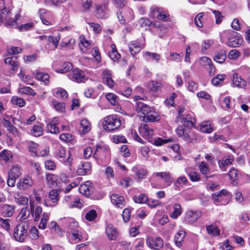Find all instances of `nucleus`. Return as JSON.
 Masks as SVG:
<instances>
[{"mask_svg":"<svg viewBox=\"0 0 250 250\" xmlns=\"http://www.w3.org/2000/svg\"><path fill=\"white\" fill-rule=\"evenodd\" d=\"M136 111L140 114L142 121L147 122H155L159 121L160 116L153 107H150L143 102L136 103Z\"/></svg>","mask_w":250,"mask_h":250,"instance_id":"1","label":"nucleus"},{"mask_svg":"<svg viewBox=\"0 0 250 250\" xmlns=\"http://www.w3.org/2000/svg\"><path fill=\"white\" fill-rule=\"evenodd\" d=\"M104 129L107 132L117 130L122 125L120 117L116 114H111L104 117L102 120Z\"/></svg>","mask_w":250,"mask_h":250,"instance_id":"2","label":"nucleus"},{"mask_svg":"<svg viewBox=\"0 0 250 250\" xmlns=\"http://www.w3.org/2000/svg\"><path fill=\"white\" fill-rule=\"evenodd\" d=\"M28 223L22 222L18 224L13 230V238L19 242H24L27 238Z\"/></svg>","mask_w":250,"mask_h":250,"instance_id":"3","label":"nucleus"},{"mask_svg":"<svg viewBox=\"0 0 250 250\" xmlns=\"http://www.w3.org/2000/svg\"><path fill=\"white\" fill-rule=\"evenodd\" d=\"M55 155L65 166H68L69 167H72L73 161V157L69 152L68 156L66 158V149L64 147L60 145L58 146L56 148Z\"/></svg>","mask_w":250,"mask_h":250,"instance_id":"4","label":"nucleus"},{"mask_svg":"<svg viewBox=\"0 0 250 250\" xmlns=\"http://www.w3.org/2000/svg\"><path fill=\"white\" fill-rule=\"evenodd\" d=\"M226 37L227 38L226 44L229 47H237L241 44L243 40L237 32L233 31L224 32Z\"/></svg>","mask_w":250,"mask_h":250,"instance_id":"5","label":"nucleus"},{"mask_svg":"<svg viewBox=\"0 0 250 250\" xmlns=\"http://www.w3.org/2000/svg\"><path fill=\"white\" fill-rule=\"evenodd\" d=\"M212 197L216 204L220 203V205H224L229 202L231 195L227 190L223 189L218 193L213 194Z\"/></svg>","mask_w":250,"mask_h":250,"instance_id":"6","label":"nucleus"},{"mask_svg":"<svg viewBox=\"0 0 250 250\" xmlns=\"http://www.w3.org/2000/svg\"><path fill=\"white\" fill-rule=\"evenodd\" d=\"M117 14L119 22L122 24L131 21L134 18L132 9L128 7L118 12Z\"/></svg>","mask_w":250,"mask_h":250,"instance_id":"7","label":"nucleus"},{"mask_svg":"<svg viewBox=\"0 0 250 250\" xmlns=\"http://www.w3.org/2000/svg\"><path fill=\"white\" fill-rule=\"evenodd\" d=\"M49 200H44V204L47 207H55L59 200V190L52 189L48 193Z\"/></svg>","mask_w":250,"mask_h":250,"instance_id":"8","label":"nucleus"},{"mask_svg":"<svg viewBox=\"0 0 250 250\" xmlns=\"http://www.w3.org/2000/svg\"><path fill=\"white\" fill-rule=\"evenodd\" d=\"M34 184L32 177L29 175L24 176L17 183V188L21 190H26L31 188Z\"/></svg>","mask_w":250,"mask_h":250,"instance_id":"9","label":"nucleus"},{"mask_svg":"<svg viewBox=\"0 0 250 250\" xmlns=\"http://www.w3.org/2000/svg\"><path fill=\"white\" fill-rule=\"evenodd\" d=\"M108 3L96 4L95 7V16L98 19H104L108 17Z\"/></svg>","mask_w":250,"mask_h":250,"instance_id":"10","label":"nucleus"},{"mask_svg":"<svg viewBox=\"0 0 250 250\" xmlns=\"http://www.w3.org/2000/svg\"><path fill=\"white\" fill-rule=\"evenodd\" d=\"M70 79L77 83H84L88 80V77L82 70L76 68L72 71Z\"/></svg>","mask_w":250,"mask_h":250,"instance_id":"11","label":"nucleus"},{"mask_svg":"<svg viewBox=\"0 0 250 250\" xmlns=\"http://www.w3.org/2000/svg\"><path fill=\"white\" fill-rule=\"evenodd\" d=\"M146 243L147 246L152 249H159L164 245L163 240L160 237L149 236L146 238Z\"/></svg>","mask_w":250,"mask_h":250,"instance_id":"12","label":"nucleus"},{"mask_svg":"<svg viewBox=\"0 0 250 250\" xmlns=\"http://www.w3.org/2000/svg\"><path fill=\"white\" fill-rule=\"evenodd\" d=\"M152 176L155 178H159L164 182L163 188H166L169 186L172 183V178L170 176L169 172H157L152 174Z\"/></svg>","mask_w":250,"mask_h":250,"instance_id":"13","label":"nucleus"},{"mask_svg":"<svg viewBox=\"0 0 250 250\" xmlns=\"http://www.w3.org/2000/svg\"><path fill=\"white\" fill-rule=\"evenodd\" d=\"M108 155V149L105 146H97L93 156L97 161L102 160Z\"/></svg>","mask_w":250,"mask_h":250,"instance_id":"14","label":"nucleus"},{"mask_svg":"<svg viewBox=\"0 0 250 250\" xmlns=\"http://www.w3.org/2000/svg\"><path fill=\"white\" fill-rule=\"evenodd\" d=\"M132 171L134 173L135 179L139 181L146 178L148 174V171L146 169L137 166L132 168Z\"/></svg>","mask_w":250,"mask_h":250,"instance_id":"15","label":"nucleus"},{"mask_svg":"<svg viewBox=\"0 0 250 250\" xmlns=\"http://www.w3.org/2000/svg\"><path fill=\"white\" fill-rule=\"evenodd\" d=\"M30 210L31 215L34 216L35 221H38L42 212V208L41 207L36 206L35 204V200L33 199H30L29 200Z\"/></svg>","mask_w":250,"mask_h":250,"instance_id":"16","label":"nucleus"},{"mask_svg":"<svg viewBox=\"0 0 250 250\" xmlns=\"http://www.w3.org/2000/svg\"><path fill=\"white\" fill-rule=\"evenodd\" d=\"M139 132L144 138L147 140L151 139L154 135L153 130L146 124L140 125L139 127Z\"/></svg>","mask_w":250,"mask_h":250,"instance_id":"17","label":"nucleus"},{"mask_svg":"<svg viewBox=\"0 0 250 250\" xmlns=\"http://www.w3.org/2000/svg\"><path fill=\"white\" fill-rule=\"evenodd\" d=\"M110 199L111 203L116 207L123 208L125 205L124 197L118 194H112L110 196Z\"/></svg>","mask_w":250,"mask_h":250,"instance_id":"18","label":"nucleus"},{"mask_svg":"<svg viewBox=\"0 0 250 250\" xmlns=\"http://www.w3.org/2000/svg\"><path fill=\"white\" fill-rule=\"evenodd\" d=\"M59 123V120L58 117H54L47 125V130L48 132L52 134H58L60 133V130L57 126Z\"/></svg>","mask_w":250,"mask_h":250,"instance_id":"19","label":"nucleus"},{"mask_svg":"<svg viewBox=\"0 0 250 250\" xmlns=\"http://www.w3.org/2000/svg\"><path fill=\"white\" fill-rule=\"evenodd\" d=\"M38 38L42 41L44 42H49L52 43L54 48H56L58 47V43L60 40L61 37L60 35L56 36H47L45 35L40 36Z\"/></svg>","mask_w":250,"mask_h":250,"instance_id":"20","label":"nucleus"},{"mask_svg":"<svg viewBox=\"0 0 250 250\" xmlns=\"http://www.w3.org/2000/svg\"><path fill=\"white\" fill-rule=\"evenodd\" d=\"M91 165L89 162H85L79 165L77 173L79 175H85L91 172Z\"/></svg>","mask_w":250,"mask_h":250,"instance_id":"21","label":"nucleus"},{"mask_svg":"<svg viewBox=\"0 0 250 250\" xmlns=\"http://www.w3.org/2000/svg\"><path fill=\"white\" fill-rule=\"evenodd\" d=\"M234 160V157L232 155H228L224 157L222 160L218 161V165L219 168L222 171H226V167L231 165Z\"/></svg>","mask_w":250,"mask_h":250,"instance_id":"22","label":"nucleus"},{"mask_svg":"<svg viewBox=\"0 0 250 250\" xmlns=\"http://www.w3.org/2000/svg\"><path fill=\"white\" fill-rule=\"evenodd\" d=\"M79 41V46L81 50L84 53H87L92 47L90 42L83 36H80Z\"/></svg>","mask_w":250,"mask_h":250,"instance_id":"23","label":"nucleus"},{"mask_svg":"<svg viewBox=\"0 0 250 250\" xmlns=\"http://www.w3.org/2000/svg\"><path fill=\"white\" fill-rule=\"evenodd\" d=\"M145 46L144 44H141L138 41H132L129 44V49L132 55L140 52Z\"/></svg>","mask_w":250,"mask_h":250,"instance_id":"24","label":"nucleus"},{"mask_svg":"<svg viewBox=\"0 0 250 250\" xmlns=\"http://www.w3.org/2000/svg\"><path fill=\"white\" fill-rule=\"evenodd\" d=\"M91 129L90 123L87 119H83L80 121L79 131L82 134H84Z\"/></svg>","mask_w":250,"mask_h":250,"instance_id":"25","label":"nucleus"},{"mask_svg":"<svg viewBox=\"0 0 250 250\" xmlns=\"http://www.w3.org/2000/svg\"><path fill=\"white\" fill-rule=\"evenodd\" d=\"M103 79L104 82L109 87L112 88L114 85V81L113 80L111 74L109 70H104L103 73Z\"/></svg>","mask_w":250,"mask_h":250,"instance_id":"26","label":"nucleus"},{"mask_svg":"<svg viewBox=\"0 0 250 250\" xmlns=\"http://www.w3.org/2000/svg\"><path fill=\"white\" fill-rule=\"evenodd\" d=\"M181 121L184 125L188 127H192L193 126L195 119L192 117V115L190 114H186L185 115H181L179 117Z\"/></svg>","mask_w":250,"mask_h":250,"instance_id":"27","label":"nucleus"},{"mask_svg":"<svg viewBox=\"0 0 250 250\" xmlns=\"http://www.w3.org/2000/svg\"><path fill=\"white\" fill-rule=\"evenodd\" d=\"M91 189V183L89 181H87L85 184H82L79 188L80 193L88 197L90 195Z\"/></svg>","mask_w":250,"mask_h":250,"instance_id":"28","label":"nucleus"},{"mask_svg":"<svg viewBox=\"0 0 250 250\" xmlns=\"http://www.w3.org/2000/svg\"><path fill=\"white\" fill-rule=\"evenodd\" d=\"M201 216V212L197 211L189 210L186 213V219L189 222H194Z\"/></svg>","mask_w":250,"mask_h":250,"instance_id":"29","label":"nucleus"},{"mask_svg":"<svg viewBox=\"0 0 250 250\" xmlns=\"http://www.w3.org/2000/svg\"><path fill=\"white\" fill-rule=\"evenodd\" d=\"M232 85L233 87L238 88H244L246 85V82L245 80L238 76L237 74H234L233 76V82Z\"/></svg>","mask_w":250,"mask_h":250,"instance_id":"30","label":"nucleus"},{"mask_svg":"<svg viewBox=\"0 0 250 250\" xmlns=\"http://www.w3.org/2000/svg\"><path fill=\"white\" fill-rule=\"evenodd\" d=\"M199 130L203 133H211L214 129L210 121H206L201 123Z\"/></svg>","mask_w":250,"mask_h":250,"instance_id":"31","label":"nucleus"},{"mask_svg":"<svg viewBox=\"0 0 250 250\" xmlns=\"http://www.w3.org/2000/svg\"><path fill=\"white\" fill-rule=\"evenodd\" d=\"M106 233L109 239L115 240L117 236V230L112 225H108L106 228Z\"/></svg>","mask_w":250,"mask_h":250,"instance_id":"32","label":"nucleus"},{"mask_svg":"<svg viewBox=\"0 0 250 250\" xmlns=\"http://www.w3.org/2000/svg\"><path fill=\"white\" fill-rule=\"evenodd\" d=\"M15 202L19 205H27L28 202V198L26 196L17 192L14 195Z\"/></svg>","mask_w":250,"mask_h":250,"instance_id":"33","label":"nucleus"},{"mask_svg":"<svg viewBox=\"0 0 250 250\" xmlns=\"http://www.w3.org/2000/svg\"><path fill=\"white\" fill-rule=\"evenodd\" d=\"M1 208L2 213L5 217H11L15 211V207L8 204L2 205Z\"/></svg>","mask_w":250,"mask_h":250,"instance_id":"34","label":"nucleus"},{"mask_svg":"<svg viewBox=\"0 0 250 250\" xmlns=\"http://www.w3.org/2000/svg\"><path fill=\"white\" fill-rule=\"evenodd\" d=\"M36 78L42 82L45 85L49 83V76L47 73L37 71L35 73Z\"/></svg>","mask_w":250,"mask_h":250,"instance_id":"35","label":"nucleus"},{"mask_svg":"<svg viewBox=\"0 0 250 250\" xmlns=\"http://www.w3.org/2000/svg\"><path fill=\"white\" fill-rule=\"evenodd\" d=\"M227 51L225 50H221L216 53L214 56L213 60L216 62L219 63H223L226 59Z\"/></svg>","mask_w":250,"mask_h":250,"instance_id":"36","label":"nucleus"},{"mask_svg":"<svg viewBox=\"0 0 250 250\" xmlns=\"http://www.w3.org/2000/svg\"><path fill=\"white\" fill-rule=\"evenodd\" d=\"M185 236L186 232L184 230H180L176 234L174 237V241L175 245L178 247L182 246Z\"/></svg>","mask_w":250,"mask_h":250,"instance_id":"37","label":"nucleus"},{"mask_svg":"<svg viewBox=\"0 0 250 250\" xmlns=\"http://www.w3.org/2000/svg\"><path fill=\"white\" fill-rule=\"evenodd\" d=\"M21 174V167L17 165L13 166L8 172V176H9V177L16 179L19 178Z\"/></svg>","mask_w":250,"mask_h":250,"instance_id":"38","label":"nucleus"},{"mask_svg":"<svg viewBox=\"0 0 250 250\" xmlns=\"http://www.w3.org/2000/svg\"><path fill=\"white\" fill-rule=\"evenodd\" d=\"M28 148L29 151L32 156H39V151L40 150V146L37 144L33 142H30L28 144Z\"/></svg>","mask_w":250,"mask_h":250,"instance_id":"39","label":"nucleus"},{"mask_svg":"<svg viewBox=\"0 0 250 250\" xmlns=\"http://www.w3.org/2000/svg\"><path fill=\"white\" fill-rule=\"evenodd\" d=\"M46 180L48 185L55 187L57 185L58 177L54 174L47 173L46 175Z\"/></svg>","mask_w":250,"mask_h":250,"instance_id":"40","label":"nucleus"},{"mask_svg":"<svg viewBox=\"0 0 250 250\" xmlns=\"http://www.w3.org/2000/svg\"><path fill=\"white\" fill-rule=\"evenodd\" d=\"M198 167L202 174L207 175L210 173V168L206 162L204 161L201 162Z\"/></svg>","mask_w":250,"mask_h":250,"instance_id":"41","label":"nucleus"},{"mask_svg":"<svg viewBox=\"0 0 250 250\" xmlns=\"http://www.w3.org/2000/svg\"><path fill=\"white\" fill-rule=\"evenodd\" d=\"M67 227L69 232L76 230L81 229L79 227L78 222L73 218L68 219L67 221Z\"/></svg>","mask_w":250,"mask_h":250,"instance_id":"42","label":"nucleus"},{"mask_svg":"<svg viewBox=\"0 0 250 250\" xmlns=\"http://www.w3.org/2000/svg\"><path fill=\"white\" fill-rule=\"evenodd\" d=\"M50 217V213L44 212L42 215L41 220L39 225L40 229H44L46 228L47 222Z\"/></svg>","mask_w":250,"mask_h":250,"instance_id":"43","label":"nucleus"},{"mask_svg":"<svg viewBox=\"0 0 250 250\" xmlns=\"http://www.w3.org/2000/svg\"><path fill=\"white\" fill-rule=\"evenodd\" d=\"M111 50L109 52V56L114 61H116L121 58V55L117 51L114 44L111 45Z\"/></svg>","mask_w":250,"mask_h":250,"instance_id":"44","label":"nucleus"},{"mask_svg":"<svg viewBox=\"0 0 250 250\" xmlns=\"http://www.w3.org/2000/svg\"><path fill=\"white\" fill-rule=\"evenodd\" d=\"M226 75L220 74L217 75L215 77L211 79V83L213 85L217 86L222 83L223 81L226 79Z\"/></svg>","mask_w":250,"mask_h":250,"instance_id":"45","label":"nucleus"},{"mask_svg":"<svg viewBox=\"0 0 250 250\" xmlns=\"http://www.w3.org/2000/svg\"><path fill=\"white\" fill-rule=\"evenodd\" d=\"M173 212L170 215V216L172 218L176 219L182 213V208L179 204L176 203L173 205Z\"/></svg>","mask_w":250,"mask_h":250,"instance_id":"46","label":"nucleus"},{"mask_svg":"<svg viewBox=\"0 0 250 250\" xmlns=\"http://www.w3.org/2000/svg\"><path fill=\"white\" fill-rule=\"evenodd\" d=\"M107 100L113 105L118 104V98L117 96L112 93H108L105 95Z\"/></svg>","mask_w":250,"mask_h":250,"instance_id":"47","label":"nucleus"},{"mask_svg":"<svg viewBox=\"0 0 250 250\" xmlns=\"http://www.w3.org/2000/svg\"><path fill=\"white\" fill-rule=\"evenodd\" d=\"M208 234L212 236H218L220 234V229L219 228L213 225L208 226L206 228Z\"/></svg>","mask_w":250,"mask_h":250,"instance_id":"48","label":"nucleus"},{"mask_svg":"<svg viewBox=\"0 0 250 250\" xmlns=\"http://www.w3.org/2000/svg\"><path fill=\"white\" fill-rule=\"evenodd\" d=\"M161 84L153 81L149 82L147 83V88L153 92H157L160 89Z\"/></svg>","mask_w":250,"mask_h":250,"instance_id":"49","label":"nucleus"},{"mask_svg":"<svg viewBox=\"0 0 250 250\" xmlns=\"http://www.w3.org/2000/svg\"><path fill=\"white\" fill-rule=\"evenodd\" d=\"M11 151L4 149L0 152V160L7 162L12 158Z\"/></svg>","mask_w":250,"mask_h":250,"instance_id":"50","label":"nucleus"},{"mask_svg":"<svg viewBox=\"0 0 250 250\" xmlns=\"http://www.w3.org/2000/svg\"><path fill=\"white\" fill-rule=\"evenodd\" d=\"M176 133L178 136L183 140L188 141L189 138V135L185 131L183 126H180L176 129Z\"/></svg>","mask_w":250,"mask_h":250,"instance_id":"51","label":"nucleus"},{"mask_svg":"<svg viewBox=\"0 0 250 250\" xmlns=\"http://www.w3.org/2000/svg\"><path fill=\"white\" fill-rule=\"evenodd\" d=\"M69 232L72 237V238L76 241V243L79 242L82 240L83 237L82 236L81 229L76 230L70 231Z\"/></svg>","mask_w":250,"mask_h":250,"instance_id":"52","label":"nucleus"},{"mask_svg":"<svg viewBox=\"0 0 250 250\" xmlns=\"http://www.w3.org/2000/svg\"><path fill=\"white\" fill-rule=\"evenodd\" d=\"M19 92L21 94H26L28 95H31L32 96H34L36 95V93L34 91L33 89H32L30 87H23L19 89Z\"/></svg>","mask_w":250,"mask_h":250,"instance_id":"53","label":"nucleus"},{"mask_svg":"<svg viewBox=\"0 0 250 250\" xmlns=\"http://www.w3.org/2000/svg\"><path fill=\"white\" fill-rule=\"evenodd\" d=\"M147 196L144 193H142L138 196H135L133 197L134 202L140 204H144L146 203V202L147 201Z\"/></svg>","mask_w":250,"mask_h":250,"instance_id":"54","label":"nucleus"},{"mask_svg":"<svg viewBox=\"0 0 250 250\" xmlns=\"http://www.w3.org/2000/svg\"><path fill=\"white\" fill-rule=\"evenodd\" d=\"M42 132L43 130L40 125H36L33 126L32 133L34 136H40L42 135Z\"/></svg>","mask_w":250,"mask_h":250,"instance_id":"55","label":"nucleus"},{"mask_svg":"<svg viewBox=\"0 0 250 250\" xmlns=\"http://www.w3.org/2000/svg\"><path fill=\"white\" fill-rule=\"evenodd\" d=\"M229 175L230 179L231 180L232 184L235 185L236 181L239 176V173H238L237 169L235 168H231L229 170Z\"/></svg>","mask_w":250,"mask_h":250,"instance_id":"56","label":"nucleus"},{"mask_svg":"<svg viewBox=\"0 0 250 250\" xmlns=\"http://www.w3.org/2000/svg\"><path fill=\"white\" fill-rule=\"evenodd\" d=\"M55 96L57 98L65 99L67 97L68 94L65 90L61 88H58L55 92Z\"/></svg>","mask_w":250,"mask_h":250,"instance_id":"57","label":"nucleus"},{"mask_svg":"<svg viewBox=\"0 0 250 250\" xmlns=\"http://www.w3.org/2000/svg\"><path fill=\"white\" fill-rule=\"evenodd\" d=\"M18 76L23 82L28 84L33 85L32 83H30L31 77L29 75L24 76V74L21 68V72L18 74Z\"/></svg>","mask_w":250,"mask_h":250,"instance_id":"58","label":"nucleus"},{"mask_svg":"<svg viewBox=\"0 0 250 250\" xmlns=\"http://www.w3.org/2000/svg\"><path fill=\"white\" fill-rule=\"evenodd\" d=\"M145 57H149L152 59L155 60L157 62H159L160 60L161 56L160 54L156 53H152L146 51L143 53Z\"/></svg>","mask_w":250,"mask_h":250,"instance_id":"59","label":"nucleus"},{"mask_svg":"<svg viewBox=\"0 0 250 250\" xmlns=\"http://www.w3.org/2000/svg\"><path fill=\"white\" fill-rule=\"evenodd\" d=\"M72 68V64L69 62L64 63L63 68L56 70V72L60 73H63L69 71Z\"/></svg>","mask_w":250,"mask_h":250,"instance_id":"60","label":"nucleus"},{"mask_svg":"<svg viewBox=\"0 0 250 250\" xmlns=\"http://www.w3.org/2000/svg\"><path fill=\"white\" fill-rule=\"evenodd\" d=\"M173 139L170 138L168 139H163L161 138H157L155 139L153 144L156 146H161L165 144L171 142Z\"/></svg>","mask_w":250,"mask_h":250,"instance_id":"61","label":"nucleus"},{"mask_svg":"<svg viewBox=\"0 0 250 250\" xmlns=\"http://www.w3.org/2000/svg\"><path fill=\"white\" fill-rule=\"evenodd\" d=\"M52 104L54 107L57 111L63 112L65 110V106L63 103L53 101Z\"/></svg>","mask_w":250,"mask_h":250,"instance_id":"62","label":"nucleus"},{"mask_svg":"<svg viewBox=\"0 0 250 250\" xmlns=\"http://www.w3.org/2000/svg\"><path fill=\"white\" fill-rule=\"evenodd\" d=\"M83 206V202L82 200L76 198L74 201L69 204V208H81Z\"/></svg>","mask_w":250,"mask_h":250,"instance_id":"63","label":"nucleus"},{"mask_svg":"<svg viewBox=\"0 0 250 250\" xmlns=\"http://www.w3.org/2000/svg\"><path fill=\"white\" fill-rule=\"evenodd\" d=\"M97 216L96 211L94 209H91L86 213L85 218L89 221H92L96 218Z\"/></svg>","mask_w":250,"mask_h":250,"instance_id":"64","label":"nucleus"}]
</instances>
